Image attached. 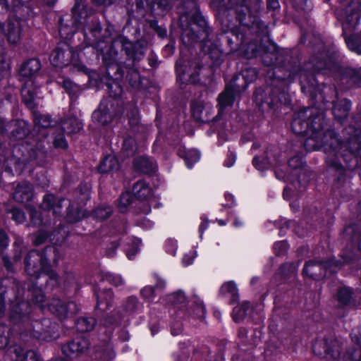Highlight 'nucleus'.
Here are the masks:
<instances>
[{
    "label": "nucleus",
    "mask_w": 361,
    "mask_h": 361,
    "mask_svg": "<svg viewBox=\"0 0 361 361\" xmlns=\"http://www.w3.org/2000/svg\"><path fill=\"white\" fill-rule=\"evenodd\" d=\"M133 196L130 192H126L121 194L118 203V207L121 212H125L127 207L132 203Z\"/></svg>",
    "instance_id": "obj_41"
},
{
    "label": "nucleus",
    "mask_w": 361,
    "mask_h": 361,
    "mask_svg": "<svg viewBox=\"0 0 361 361\" xmlns=\"http://www.w3.org/2000/svg\"><path fill=\"white\" fill-rule=\"evenodd\" d=\"M102 280L107 281L116 287H119L124 284V281L121 276L111 273H105L102 275Z\"/></svg>",
    "instance_id": "obj_43"
},
{
    "label": "nucleus",
    "mask_w": 361,
    "mask_h": 361,
    "mask_svg": "<svg viewBox=\"0 0 361 361\" xmlns=\"http://www.w3.org/2000/svg\"><path fill=\"white\" fill-rule=\"evenodd\" d=\"M32 187L27 182L19 183L13 194V198L18 202H28L32 199Z\"/></svg>",
    "instance_id": "obj_22"
},
{
    "label": "nucleus",
    "mask_w": 361,
    "mask_h": 361,
    "mask_svg": "<svg viewBox=\"0 0 361 361\" xmlns=\"http://www.w3.org/2000/svg\"><path fill=\"white\" fill-rule=\"evenodd\" d=\"M193 20L202 28V31L207 35V30L205 28L206 21L203 16L197 11L193 14Z\"/></svg>",
    "instance_id": "obj_54"
},
{
    "label": "nucleus",
    "mask_w": 361,
    "mask_h": 361,
    "mask_svg": "<svg viewBox=\"0 0 361 361\" xmlns=\"http://www.w3.org/2000/svg\"><path fill=\"white\" fill-rule=\"evenodd\" d=\"M4 34L6 35L9 43L18 44L22 37L21 21L16 18H10L6 24V28L4 29Z\"/></svg>",
    "instance_id": "obj_18"
},
{
    "label": "nucleus",
    "mask_w": 361,
    "mask_h": 361,
    "mask_svg": "<svg viewBox=\"0 0 361 361\" xmlns=\"http://www.w3.org/2000/svg\"><path fill=\"white\" fill-rule=\"evenodd\" d=\"M12 213V219L16 221L18 224L23 223L25 221V215L24 213L18 209H13L11 211Z\"/></svg>",
    "instance_id": "obj_57"
},
{
    "label": "nucleus",
    "mask_w": 361,
    "mask_h": 361,
    "mask_svg": "<svg viewBox=\"0 0 361 361\" xmlns=\"http://www.w3.org/2000/svg\"><path fill=\"white\" fill-rule=\"evenodd\" d=\"M51 63L55 67H63L72 64L78 71H83L84 66L80 63V54L66 43H62L51 53Z\"/></svg>",
    "instance_id": "obj_11"
},
{
    "label": "nucleus",
    "mask_w": 361,
    "mask_h": 361,
    "mask_svg": "<svg viewBox=\"0 0 361 361\" xmlns=\"http://www.w3.org/2000/svg\"><path fill=\"white\" fill-rule=\"evenodd\" d=\"M253 166L259 171H264L269 168V161L265 157L255 156L252 161Z\"/></svg>",
    "instance_id": "obj_46"
},
{
    "label": "nucleus",
    "mask_w": 361,
    "mask_h": 361,
    "mask_svg": "<svg viewBox=\"0 0 361 361\" xmlns=\"http://www.w3.org/2000/svg\"><path fill=\"white\" fill-rule=\"evenodd\" d=\"M361 17V0H352L350 4L345 8L344 13L341 16L343 21L344 28L355 27Z\"/></svg>",
    "instance_id": "obj_15"
},
{
    "label": "nucleus",
    "mask_w": 361,
    "mask_h": 361,
    "mask_svg": "<svg viewBox=\"0 0 361 361\" xmlns=\"http://www.w3.org/2000/svg\"><path fill=\"white\" fill-rule=\"evenodd\" d=\"M275 175L276 177L279 180H282L283 181L292 180L281 167L277 168L275 170Z\"/></svg>",
    "instance_id": "obj_63"
},
{
    "label": "nucleus",
    "mask_w": 361,
    "mask_h": 361,
    "mask_svg": "<svg viewBox=\"0 0 361 361\" xmlns=\"http://www.w3.org/2000/svg\"><path fill=\"white\" fill-rule=\"evenodd\" d=\"M135 167L145 173H149L156 169L153 161L147 157H140L135 161Z\"/></svg>",
    "instance_id": "obj_33"
},
{
    "label": "nucleus",
    "mask_w": 361,
    "mask_h": 361,
    "mask_svg": "<svg viewBox=\"0 0 361 361\" xmlns=\"http://www.w3.org/2000/svg\"><path fill=\"white\" fill-rule=\"evenodd\" d=\"M118 169L119 162L114 154H109L105 157L98 167L99 171L102 173L116 171Z\"/></svg>",
    "instance_id": "obj_25"
},
{
    "label": "nucleus",
    "mask_w": 361,
    "mask_h": 361,
    "mask_svg": "<svg viewBox=\"0 0 361 361\" xmlns=\"http://www.w3.org/2000/svg\"><path fill=\"white\" fill-rule=\"evenodd\" d=\"M178 154L180 157L185 159L187 167L191 169L193 164L197 162L200 158V152L196 149H189L188 151H183L179 149Z\"/></svg>",
    "instance_id": "obj_31"
},
{
    "label": "nucleus",
    "mask_w": 361,
    "mask_h": 361,
    "mask_svg": "<svg viewBox=\"0 0 361 361\" xmlns=\"http://www.w3.org/2000/svg\"><path fill=\"white\" fill-rule=\"evenodd\" d=\"M90 185L87 183L81 184L78 190L75 191V199L74 202L77 204V207L82 212H85L86 216L88 215L85 211H83L80 207L85 204L90 199Z\"/></svg>",
    "instance_id": "obj_27"
},
{
    "label": "nucleus",
    "mask_w": 361,
    "mask_h": 361,
    "mask_svg": "<svg viewBox=\"0 0 361 361\" xmlns=\"http://www.w3.org/2000/svg\"><path fill=\"white\" fill-rule=\"evenodd\" d=\"M241 76L245 81V85L243 86L245 90L249 83L253 82L257 78V71L255 68H247L242 71Z\"/></svg>",
    "instance_id": "obj_39"
},
{
    "label": "nucleus",
    "mask_w": 361,
    "mask_h": 361,
    "mask_svg": "<svg viewBox=\"0 0 361 361\" xmlns=\"http://www.w3.org/2000/svg\"><path fill=\"white\" fill-rule=\"evenodd\" d=\"M25 269L27 274L35 278H38L42 273H44L46 282L49 279L51 286L58 284L56 274L50 270L49 263L44 252L37 250L30 251L25 259Z\"/></svg>",
    "instance_id": "obj_6"
},
{
    "label": "nucleus",
    "mask_w": 361,
    "mask_h": 361,
    "mask_svg": "<svg viewBox=\"0 0 361 361\" xmlns=\"http://www.w3.org/2000/svg\"><path fill=\"white\" fill-rule=\"evenodd\" d=\"M27 149V153L29 154V158L31 160H35L37 159H43L44 158V151L42 150V149H39L38 147H37V149L34 147H29Z\"/></svg>",
    "instance_id": "obj_48"
},
{
    "label": "nucleus",
    "mask_w": 361,
    "mask_h": 361,
    "mask_svg": "<svg viewBox=\"0 0 361 361\" xmlns=\"http://www.w3.org/2000/svg\"><path fill=\"white\" fill-rule=\"evenodd\" d=\"M63 86L69 94L75 92L78 89V87L75 84L66 79L63 80Z\"/></svg>",
    "instance_id": "obj_61"
},
{
    "label": "nucleus",
    "mask_w": 361,
    "mask_h": 361,
    "mask_svg": "<svg viewBox=\"0 0 361 361\" xmlns=\"http://www.w3.org/2000/svg\"><path fill=\"white\" fill-rule=\"evenodd\" d=\"M250 307L248 302H243L240 305L235 306L233 310V318L236 322L242 320L245 315Z\"/></svg>",
    "instance_id": "obj_37"
},
{
    "label": "nucleus",
    "mask_w": 361,
    "mask_h": 361,
    "mask_svg": "<svg viewBox=\"0 0 361 361\" xmlns=\"http://www.w3.org/2000/svg\"><path fill=\"white\" fill-rule=\"evenodd\" d=\"M95 324L96 321L92 317H82L78 319L76 328L79 331L87 332L92 330Z\"/></svg>",
    "instance_id": "obj_35"
},
{
    "label": "nucleus",
    "mask_w": 361,
    "mask_h": 361,
    "mask_svg": "<svg viewBox=\"0 0 361 361\" xmlns=\"http://www.w3.org/2000/svg\"><path fill=\"white\" fill-rule=\"evenodd\" d=\"M339 302L343 305H348L352 299V290L348 288L340 289L338 293Z\"/></svg>",
    "instance_id": "obj_45"
},
{
    "label": "nucleus",
    "mask_w": 361,
    "mask_h": 361,
    "mask_svg": "<svg viewBox=\"0 0 361 361\" xmlns=\"http://www.w3.org/2000/svg\"><path fill=\"white\" fill-rule=\"evenodd\" d=\"M312 63H314V70L318 73L328 69L335 78L340 79L343 83L361 85V68L357 69L352 68H344L338 66L330 60L328 63L326 61L322 60H319L317 62L313 61Z\"/></svg>",
    "instance_id": "obj_8"
},
{
    "label": "nucleus",
    "mask_w": 361,
    "mask_h": 361,
    "mask_svg": "<svg viewBox=\"0 0 361 361\" xmlns=\"http://www.w3.org/2000/svg\"><path fill=\"white\" fill-rule=\"evenodd\" d=\"M54 144L55 147L65 149L67 147L68 144L65 139L63 134H59L54 138Z\"/></svg>",
    "instance_id": "obj_58"
},
{
    "label": "nucleus",
    "mask_w": 361,
    "mask_h": 361,
    "mask_svg": "<svg viewBox=\"0 0 361 361\" xmlns=\"http://www.w3.org/2000/svg\"><path fill=\"white\" fill-rule=\"evenodd\" d=\"M196 257V252L195 251H190L188 253L185 254L183 258V264L184 266H188L191 264L193 262V259Z\"/></svg>",
    "instance_id": "obj_62"
},
{
    "label": "nucleus",
    "mask_w": 361,
    "mask_h": 361,
    "mask_svg": "<svg viewBox=\"0 0 361 361\" xmlns=\"http://www.w3.org/2000/svg\"><path fill=\"white\" fill-rule=\"evenodd\" d=\"M112 212L113 209L110 206L99 207L92 212L91 216L97 221H103L109 218Z\"/></svg>",
    "instance_id": "obj_36"
},
{
    "label": "nucleus",
    "mask_w": 361,
    "mask_h": 361,
    "mask_svg": "<svg viewBox=\"0 0 361 361\" xmlns=\"http://www.w3.org/2000/svg\"><path fill=\"white\" fill-rule=\"evenodd\" d=\"M122 150L126 156L129 157L134 154L135 151V142L133 137H126L123 142Z\"/></svg>",
    "instance_id": "obj_42"
},
{
    "label": "nucleus",
    "mask_w": 361,
    "mask_h": 361,
    "mask_svg": "<svg viewBox=\"0 0 361 361\" xmlns=\"http://www.w3.org/2000/svg\"><path fill=\"white\" fill-rule=\"evenodd\" d=\"M122 113L123 107L121 100L111 96L101 102L98 109L93 112L92 118L93 121L98 125L105 126L110 123Z\"/></svg>",
    "instance_id": "obj_10"
},
{
    "label": "nucleus",
    "mask_w": 361,
    "mask_h": 361,
    "mask_svg": "<svg viewBox=\"0 0 361 361\" xmlns=\"http://www.w3.org/2000/svg\"><path fill=\"white\" fill-rule=\"evenodd\" d=\"M246 0H212V3L218 10L234 9L240 15H245L248 11Z\"/></svg>",
    "instance_id": "obj_19"
},
{
    "label": "nucleus",
    "mask_w": 361,
    "mask_h": 361,
    "mask_svg": "<svg viewBox=\"0 0 361 361\" xmlns=\"http://www.w3.org/2000/svg\"><path fill=\"white\" fill-rule=\"evenodd\" d=\"M89 341L84 337H79L62 347L63 353L68 357H77L84 353L90 347Z\"/></svg>",
    "instance_id": "obj_16"
},
{
    "label": "nucleus",
    "mask_w": 361,
    "mask_h": 361,
    "mask_svg": "<svg viewBox=\"0 0 361 361\" xmlns=\"http://www.w3.org/2000/svg\"><path fill=\"white\" fill-rule=\"evenodd\" d=\"M62 129L67 134L71 135L78 133L83 127L82 123L75 117H70L61 123Z\"/></svg>",
    "instance_id": "obj_29"
},
{
    "label": "nucleus",
    "mask_w": 361,
    "mask_h": 361,
    "mask_svg": "<svg viewBox=\"0 0 361 361\" xmlns=\"http://www.w3.org/2000/svg\"><path fill=\"white\" fill-rule=\"evenodd\" d=\"M66 207V219L70 223H75L81 219L86 217L85 212L75 207L74 203L67 199H58L51 194L45 195L41 203V208L46 211H52L55 216L62 214V209Z\"/></svg>",
    "instance_id": "obj_7"
},
{
    "label": "nucleus",
    "mask_w": 361,
    "mask_h": 361,
    "mask_svg": "<svg viewBox=\"0 0 361 361\" xmlns=\"http://www.w3.org/2000/svg\"><path fill=\"white\" fill-rule=\"evenodd\" d=\"M31 307L26 301H21L12 307L10 318L11 322L19 326L20 336L27 335L35 338L49 341L54 338V326L49 319L32 320L30 317Z\"/></svg>",
    "instance_id": "obj_1"
},
{
    "label": "nucleus",
    "mask_w": 361,
    "mask_h": 361,
    "mask_svg": "<svg viewBox=\"0 0 361 361\" xmlns=\"http://www.w3.org/2000/svg\"><path fill=\"white\" fill-rule=\"evenodd\" d=\"M12 352L15 355V361H38L39 356L34 350H25L20 345H15Z\"/></svg>",
    "instance_id": "obj_26"
},
{
    "label": "nucleus",
    "mask_w": 361,
    "mask_h": 361,
    "mask_svg": "<svg viewBox=\"0 0 361 361\" xmlns=\"http://www.w3.org/2000/svg\"><path fill=\"white\" fill-rule=\"evenodd\" d=\"M9 329L4 324L0 325V349L5 348L9 343Z\"/></svg>",
    "instance_id": "obj_44"
},
{
    "label": "nucleus",
    "mask_w": 361,
    "mask_h": 361,
    "mask_svg": "<svg viewBox=\"0 0 361 361\" xmlns=\"http://www.w3.org/2000/svg\"><path fill=\"white\" fill-rule=\"evenodd\" d=\"M298 267L295 266L294 264H283L280 268V271L282 274H286V271H288L290 272L291 274L295 275V272L297 271Z\"/></svg>",
    "instance_id": "obj_60"
},
{
    "label": "nucleus",
    "mask_w": 361,
    "mask_h": 361,
    "mask_svg": "<svg viewBox=\"0 0 361 361\" xmlns=\"http://www.w3.org/2000/svg\"><path fill=\"white\" fill-rule=\"evenodd\" d=\"M331 262H317L310 261L307 262L304 267L302 273L304 276L310 278H319L325 276L322 273V270L331 267Z\"/></svg>",
    "instance_id": "obj_20"
},
{
    "label": "nucleus",
    "mask_w": 361,
    "mask_h": 361,
    "mask_svg": "<svg viewBox=\"0 0 361 361\" xmlns=\"http://www.w3.org/2000/svg\"><path fill=\"white\" fill-rule=\"evenodd\" d=\"M292 130L298 135H302L311 129L319 132L324 128V116L314 107H308L300 110L294 118L291 124Z\"/></svg>",
    "instance_id": "obj_5"
},
{
    "label": "nucleus",
    "mask_w": 361,
    "mask_h": 361,
    "mask_svg": "<svg viewBox=\"0 0 361 361\" xmlns=\"http://www.w3.org/2000/svg\"><path fill=\"white\" fill-rule=\"evenodd\" d=\"M176 70L179 79L185 83H196L199 80V66L197 63L184 65L182 60H178L176 65Z\"/></svg>",
    "instance_id": "obj_14"
},
{
    "label": "nucleus",
    "mask_w": 361,
    "mask_h": 361,
    "mask_svg": "<svg viewBox=\"0 0 361 361\" xmlns=\"http://www.w3.org/2000/svg\"><path fill=\"white\" fill-rule=\"evenodd\" d=\"M133 192L139 199H146L151 195L150 188L144 181H137L134 184Z\"/></svg>",
    "instance_id": "obj_32"
},
{
    "label": "nucleus",
    "mask_w": 361,
    "mask_h": 361,
    "mask_svg": "<svg viewBox=\"0 0 361 361\" xmlns=\"http://www.w3.org/2000/svg\"><path fill=\"white\" fill-rule=\"evenodd\" d=\"M123 50L133 61H140L144 56V48L139 43L133 44L128 41H123Z\"/></svg>",
    "instance_id": "obj_23"
},
{
    "label": "nucleus",
    "mask_w": 361,
    "mask_h": 361,
    "mask_svg": "<svg viewBox=\"0 0 361 361\" xmlns=\"http://www.w3.org/2000/svg\"><path fill=\"white\" fill-rule=\"evenodd\" d=\"M138 307L137 300L135 297H129L126 302L125 308L127 312H134Z\"/></svg>",
    "instance_id": "obj_51"
},
{
    "label": "nucleus",
    "mask_w": 361,
    "mask_h": 361,
    "mask_svg": "<svg viewBox=\"0 0 361 361\" xmlns=\"http://www.w3.org/2000/svg\"><path fill=\"white\" fill-rule=\"evenodd\" d=\"M177 247V241L176 240L170 238L166 241V250L169 254L175 255Z\"/></svg>",
    "instance_id": "obj_55"
},
{
    "label": "nucleus",
    "mask_w": 361,
    "mask_h": 361,
    "mask_svg": "<svg viewBox=\"0 0 361 361\" xmlns=\"http://www.w3.org/2000/svg\"><path fill=\"white\" fill-rule=\"evenodd\" d=\"M301 89L304 92H310L317 102H334V99L337 96V92L334 87L326 86L323 84L318 85L314 76L310 78L305 74L300 76Z\"/></svg>",
    "instance_id": "obj_9"
},
{
    "label": "nucleus",
    "mask_w": 361,
    "mask_h": 361,
    "mask_svg": "<svg viewBox=\"0 0 361 361\" xmlns=\"http://www.w3.org/2000/svg\"><path fill=\"white\" fill-rule=\"evenodd\" d=\"M278 93L270 86L265 87H259L255 92V102L262 111H268L272 109L278 101L281 102H288L287 96L284 92L279 94V97L274 96V94Z\"/></svg>",
    "instance_id": "obj_12"
},
{
    "label": "nucleus",
    "mask_w": 361,
    "mask_h": 361,
    "mask_svg": "<svg viewBox=\"0 0 361 361\" xmlns=\"http://www.w3.org/2000/svg\"><path fill=\"white\" fill-rule=\"evenodd\" d=\"M194 316L198 318H202L205 314V307L202 301L198 300L196 302V307L193 311Z\"/></svg>",
    "instance_id": "obj_56"
},
{
    "label": "nucleus",
    "mask_w": 361,
    "mask_h": 361,
    "mask_svg": "<svg viewBox=\"0 0 361 361\" xmlns=\"http://www.w3.org/2000/svg\"><path fill=\"white\" fill-rule=\"evenodd\" d=\"M127 78L133 87H137L140 83V76L137 71H132L128 74Z\"/></svg>",
    "instance_id": "obj_53"
},
{
    "label": "nucleus",
    "mask_w": 361,
    "mask_h": 361,
    "mask_svg": "<svg viewBox=\"0 0 361 361\" xmlns=\"http://www.w3.org/2000/svg\"><path fill=\"white\" fill-rule=\"evenodd\" d=\"M324 353L333 359H337L340 357L341 350L340 347L336 341L334 342L333 349H331L328 346H324Z\"/></svg>",
    "instance_id": "obj_47"
},
{
    "label": "nucleus",
    "mask_w": 361,
    "mask_h": 361,
    "mask_svg": "<svg viewBox=\"0 0 361 361\" xmlns=\"http://www.w3.org/2000/svg\"><path fill=\"white\" fill-rule=\"evenodd\" d=\"M72 25L60 23L59 33L63 38H70L85 21L86 11L83 4L76 2L72 9ZM61 21V19L60 20Z\"/></svg>",
    "instance_id": "obj_13"
},
{
    "label": "nucleus",
    "mask_w": 361,
    "mask_h": 361,
    "mask_svg": "<svg viewBox=\"0 0 361 361\" xmlns=\"http://www.w3.org/2000/svg\"><path fill=\"white\" fill-rule=\"evenodd\" d=\"M345 42L349 49L359 54H361L360 37L355 35L350 36L345 39Z\"/></svg>",
    "instance_id": "obj_40"
},
{
    "label": "nucleus",
    "mask_w": 361,
    "mask_h": 361,
    "mask_svg": "<svg viewBox=\"0 0 361 361\" xmlns=\"http://www.w3.org/2000/svg\"><path fill=\"white\" fill-rule=\"evenodd\" d=\"M29 292L31 293L32 300L34 303L38 305L42 310L47 307L49 310L60 320L72 317L78 311V307L74 302L63 303L58 298H53L47 303L45 295L42 289L35 285H32L29 288Z\"/></svg>",
    "instance_id": "obj_3"
},
{
    "label": "nucleus",
    "mask_w": 361,
    "mask_h": 361,
    "mask_svg": "<svg viewBox=\"0 0 361 361\" xmlns=\"http://www.w3.org/2000/svg\"><path fill=\"white\" fill-rule=\"evenodd\" d=\"M332 133H329L326 137L329 136L331 140L326 147V161L330 166L338 170L342 169L338 156H345L344 152L348 150L352 155L357 156L361 154V137L356 133L355 136L348 139L346 142H341L336 136H332Z\"/></svg>",
    "instance_id": "obj_2"
},
{
    "label": "nucleus",
    "mask_w": 361,
    "mask_h": 361,
    "mask_svg": "<svg viewBox=\"0 0 361 361\" xmlns=\"http://www.w3.org/2000/svg\"><path fill=\"white\" fill-rule=\"evenodd\" d=\"M351 107V103L348 100H342L338 104H334L333 114L335 118L342 121L348 116Z\"/></svg>",
    "instance_id": "obj_30"
},
{
    "label": "nucleus",
    "mask_w": 361,
    "mask_h": 361,
    "mask_svg": "<svg viewBox=\"0 0 361 361\" xmlns=\"http://www.w3.org/2000/svg\"><path fill=\"white\" fill-rule=\"evenodd\" d=\"M236 87L237 85L235 84V81H233V85L229 87H226L225 90L219 94L218 98V104L219 106V111L221 112L233 104L235 99V92L238 91Z\"/></svg>",
    "instance_id": "obj_21"
},
{
    "label": "nucleus",
    "mask_w": 361,
    "mask_h": 361,
    "mask_svg": "<svg viewBox=\"0 0 361 361\" xmlns=\"http://www.w3.org/2000/svg\"><path fill=\"white\" fill-rule=\"evenodd\" d=\"M236 284L233 281H228L222 285L220 292L223 295H229L231 302H234L238 299V293Z\"/></svg>",
    "instance_id": "obj_34"
},
{
    "label": "nucleus",
    "mask_w": 361,
    "mask_h": 361,
    "mask_svg": "<svg viewBox=\"0 0 361 361\" xmlns=\"http://www.w3.org/2000/svg\"><path fill=\"white\" fill-rule=\"evenodd\" d=\"M193 118L197 121L206 123L212 114V105L203 101L194 102L191 106Z\"/></svg>",
    "instance_id": "obj_17"
},
{
    "label": "nucleus",
    "mask_w": 361,
    "mask_h": 361,
    "mask_svg": "<svg viewBox=\"0 0 361 361\" xmlns=\"http://www.w3.org/2000/svg\"><path fill=\"white\" fill-rule=\"evenodd\" d=\"M173 302L174 303H183L185 300V296L183 292L179 290L175 293L173 295Z\"/></svg>",
    "instance_id": "obj_64"
},
{
    "label": "nucleus",
    "mask_w": 361,
    "mask_h": 361,
    "mask_svg": "<svg viewBox=\"0 0 361 361\" xmlns=\"http://www.w3.org/2000/svg\"><path fill=\"white\" fill-rule=\"evenodd\" d=\"M303 162L301 157L297 155L291 157L288 161L289 167L294 170L300 169L302 166Z\"/></svg>",
    "instance_id": "obj_52"
},
{
    "label": "nucleus",
    "mask_w": 361,
    "mask_h": 361,
    "mask_svg": "<svg viewBox=\"0 0 361 361\" xmlns=\"http://www.w3.org/2000/svg\"><path fill=\"white\" fill-rule=\"evenodd\" d=\"M128 120H129V124L132 127V128L138 127L139 122H140V117H139L138 111L137 109H133L128 114Z\"/></svg>",
    "instance_id": "obj_50"
},
{
    "label": "nucleus",
    "mask_w": 361,
    "mask_h": 361,
    "mask_svg": "<svg viewBox=\"0 0 361 361\" xmlns=\"http://www.w3.org/2000/svg\"><path fill=\"white\" fill-rule=\"evenodd\" d=\"M35 122L42 128H47L51 124V119L49 116H39L36 118Z\"/></svg>",
    "instance_id": "obj_59"
},
{
    "label": "nucleus",
    "mask_w": 361,
    "mask_h": 361,
    "mask_svg": "<svg viewBox=\"0 0 361 361\" xmlns=\"http://www.w3.org/2000/svg\"><path fill=\"white\" fill-rule=\"evenodd\" d=\"M29 214L30 217L31 224L34 226H38L42 224V221L41 219V214L35 208L29 209Z\"/></svg>",
    "instance_id": "obj_49"
},
{
    "label": "nucleus",
    "mask_w": 361,
    "mask_h": 361,
    "mask_svg": "<svg viewBox=\"0 0 361 361\" xmlns=\"http://www.w3.org/2000/svg\"><path fill=\"white\" fill-rule=\"evenodd\" d=\"M90 185L87 183L81 184L78 190L75 191V199L74 202L77 204V207L82 212H85L86 216L88 215L85 211H83L80 207L85 204L90 199Z\"/></svg>",
    "instance_id": "obj_28"
},
{
    "label": "nucleus",
    "mask_w": 361,
    "mask_h": 361,
    "mask_svg": "<svg viewBox=\"0 0 361 361\" xmlns=\"http://www.w3.org/2000/svg\"><path fill=\"white\" fill-rule=\"evenodd\" d=\"M165 286L164 281H159L155 287L146 286L141 290L142 295L146 299L152 300L155 295V292L158 289H162Z\"/></svg>",
    "instance_id": "obj_38"
},
{
    "label": "nucleus",
    "mask_w": 361,
    "mask_h": 361,
    "mask_svg": "<svg viewBox=\"0 0 361 361\" xmlns=\"http://www.w3.org/2000/svg\"><path fill=\"white\" fill-rule=\"evenodd\" d=\"M97 307L102 311L107 310L111 306L113 300V292L111 289L103 290L102 291H96Z\"/></svg>",
    "instance_id": "obj_24"
},
{
    "label": "nucleus",
    "mask_w": 361,
    "mask_h": 361,
    "mask_svg": "<svg viewBox=\"0 0 361 361\" xmlns=\"http://www.w3.org/2000/svg\"><path fill=\"white\" fill-rule=\"evenodd\" d=\"M41 68V63L37 59H31L25 62L20 69V75L24 85L21 89L23 101L29 107L34 106V102L37 94V87L35 78Z\"/></svg>",
    "instance_id": "obj_4"
}]
</instances>
